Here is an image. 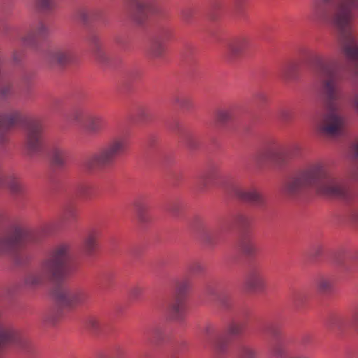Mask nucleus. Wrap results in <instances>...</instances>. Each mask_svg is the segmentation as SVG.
<instances>
[{
    "mask_svg": "<svg viewBox=\"0 0 358 358\" xmlns=\"http://www.w3.org/2000/svg\"><path fill=\"white\" fill-rule=\"evenodd\" d=\"M312 17L337 29L342 52L357 66L355 74L358 76V0H315Z\"/></svg>",
    "mask_w": 358,
    "mask_h": 358,
    "instance_id": "obj_1",
    "label": "nucleus"
},
{
    "mask_svg": "<svg viewBox=\"0 0 358 358\" xmlns=\"http://www.w3.org/2000/svg\"><path fill=\"white\" fill-rule=\"evenodd\" d=\"M310 62L322 78L321 86L326 101L327 113L317 116V127L327 134H340L346 124V118L337 102L340 97L339 83L342 80L339 64L334 59L326 60L320 55H313Z\"/></svg>",
    "mask_w": 358,
    "mask_h": 358,
    "instance_id": "obj_2",
    "label": "nucleus"
},
{
    "mask_svg": "<svg viewBox=\"0 0 358 358\" xmlns=\"http://www.w3.org/2000/svg\"><path fill=\"white\" fill-rule=\"evenodd\" d=\"M310 188L323 196L345 200L350 198L345 180L332 174L322 162L309 164L289 176L282 189L285 194L295 196Z\"/></svg>",
    "mask_w": 358,
    "mask_h": 358,
    "instance_id": "obj_3",
    "label": "nucleus"
},
{
    "mask_svg": "<svg viewBox=\"0 0 358 358\" xmlns=\"http://www.w3.org/2000/svg\"><path fill=\"white\" fill-rule=\"evenodd\" d=\"M70 258V248L68 245L60 244L54 247L41 262L39 269L27 276L26 284L36 287L47 280H59L64 276Z\"/></svg>",
    "mask_w": 358,
    "mask_h": 358,
    "instance_id": "obj_4",
    "label": "nucleus"
},
{
    "mask_svg": "<svg viewBox=\"0 0 358 358\" xmlns=\"http://www.w3.org/2000/svg\"><path fill=\"white\" fill-rule=\"evenodd\" d=\"M127 150V141L124 136L112 138L107 143L101 147L83 163L84 168L88 171L97 168H106L113 165L115 160L124 155Z\"/></svg>",
    "mask_w": 358,
    "mask_h": 358,
    "instance_id": "obj_5",
    "label": "nucleus"
},
{
    "mask_svg": "<svg viewBox=\"0 0 358 358\" xmlns=\"http://www.w3.org/2000/svg\"><path fill=\"white\" fill-rule=\"evenodd\" d=\"M40 241L38 234L28 231L19 224H11L7 231L0 236V255H16L21 248Z\"/></svg>",
    "mask_w": 358,
    "mask_h": 358,
    "instance_id": "obj_6",
    "label": "nucleus"
},
{
    "mask_svg": "<svg viewBox=\"0 0 358 358\" xmlns=\"http://www.w3.org/2000/svg\"><path fill=\"white\" fill-rule=\"evenodd\" d=\"M52 294L57 308L58 317L76 306L86 303L90 299V293L86 289H71L65 285L55 287Z\"/></svg>",
    "mask_w": 358,
    "mask_h": 358,
    "instance_id": "obj_7",
    "label": "nucleus"
},
{
    "mask_svg": "<svg viewBox=\"0 0 358 358\" xmlns=\"http://www.w3.org/2000/svg\"><path fill=\"white\" fill-rule=\"evenodd\" d=\"M300 150L301 148L297 144H293L286 150L277 145H272L260 152L256 156V161L259 164L267 161L271 162L279 166H282L296 157Z\"/></svg>",
    "mask_w": 358,
    "mask_h": 358,
    "instance_id": "obj_8",
    "label": "nucleus"
},
{
    "mask_svg": "<svg viewBox=\"0 0 358 358\" xmlns=\"http://www.w3.org/2000/svg\"><path fill=\"white\" fill-rule=\"evenodd\" d=\"M43 126L38 120L31 121L27 127L25 147L31 155L39 154L43 149Z\"/></svg>",
    "mask_w": 358,
    "mask_h": 358,
    "instance_id": "obj_9",
    "label": "nucleus"
},
{
    "mask_svg": "<svg viewBox=\"0 0 358 358\" xmlns=\"http://www.w3.org/2000/svg\"><path fill=\"white\" fill-rule=\"evenodd\" d=\"M245 285L252 292H261L266 287V279L262 266L258 263L249 265L245 276Z\"/></svg>",
    "mask_w": 358,
    "mask_h": 358,
    "instance_id": "obj_10",
    "label": "nucleus"
},
{
    "mask_svg": "<svg viewBox=\"0 0 358 358\" xmlns=\"http://www.w3.org/2000/svg\"><path fill=\"white\" fill-rule=\"evenodd\" d=\"M74 119L90 134H96L103 130L104 120L99 115L78 111L74 115Z\"/></svg>",
    "mask_w": 358,
    "mask_h": 358,
    "instance_id": "obj_11",
    "label": "nucleus"
},
{
    "mask_svg": "<svg viewBox=\"0 0 358 358\" xmlns=\"http://www.w3.org/2000/svg\"><path fill=\"white\" fill-rule=\"evenodd\" d=\"M24 120L20 111L12 110L7 113H0V144L7 141L8 131L15 125Z\"/></svg>",
    "mask_w": 358,
    "mask_h": 358,
    "instance_id": "obj_12",
    "label": "nucleus"
},
{
    "mask_svg": "<svg viewBox=\"0 0 358 358\" xmlns=\"http://www.w3.org/2000/svg\"><path fill=\"white\" fill-rule=\"evenodd\" d=\"M328 326L333 329L343 330L349 326L358 327V306L352 310L350 315L339 313L330 317Z\"/></svg>",
    "mask_w": 358,
    "mask_h": 358,
    "instance_id": "obj_13",
    "label": "nucleus"
},
{
    "mask_svg": "<svg viewBox=\"0 0 358 358\" xmlns=\"http://www.w3.org/2000/svg\"><path fill=\"white\" fill-rule=\"evenodd\" d=\"M73 58V48L70 44H64L49 51L48 59L52 64L64 65Z\"/></svg>",
    "mask_w": 358,
    "mask_h": 358,
    "instance_id": "obj_14",
    "label": "nucleus"
},
{
    "mask_svg": "<svg viewBox=\"0 0 358 358\" xmlns=\"http://www.w3.org/2000/svg\"><path fill=\"white\" fill-rule=\"evenodd\" d=\"M151 3L152 0H133L131 16L136 23L142 24L146 21Z\"/></svg>",
    "mask_w": 358,
    "mask_h": 358,
    "instance_id": "obj_15",
    "label": "nucleus"
},
{
    "mask_svg": "<svg viewBox=\"0 0 358 358\" xmlns=\"http://www.w3.org/2000/svg\"><path fill=\"white\" fill-rule=\"evenodd\" d=\"M234 194L240 199L256 206H262L264 203V197L254 188L245 189L235 187L233 189Z\"/></svg>",
    "mask_w": 358,
    "mask_h": 358,
    "instance_id": "obj_16",
    "label": "nucleus"
},
{
    "mask_svg": "<svg viewBox=\"0 0 358 358\" xmlns=\"http://www.w3.org/2000/svg\"><path fill=\"white\" fill-rule=\"evenodd\" d=\"M249 45L250 40L247 37L236 38L227 44L224 52L225 57L229 60H233L241 55Z\"/></svg>",
    "mask_w": 358,
    "mask_h": 358,
    "instance_id": "obj_17",
    "label": "nucleus"
},
{
    "mask_svg": "<svg viewBox=\"0 0 358 358\" xmlns=\"http://www.w3.org/2000/svg\"><path fill=\"white\" fill-rule=\"evenodd\" d=\"M48 34V25L43 22H38L33 26L28 35L22 39V43L25 45H32L36 41L45 38Z\"/></svg>",
    "mask_w": 358,
    "mask_h": 358,
    "instance_id": "obj_18",
    "label": "nucleus"
},
{
    "mask_svg": "<svg viewBox=\"0 0 358 358\" xmlns=\"http://www.w3.org/2000/svg\"><path fill=\"white\" fill-rule=\"evenodd\" d=\"M203 334L208 339L212 340L215 348L220 352H223L227 346V341L218 337L216 327L208 324L203 327Z\"/></svg>",
    "mask_w": 358,
    "mask_h": 358,
    "instance_id": "obj_19",
    "label": "nucleus"
},
{
    "mask_svg": "<svg viewBox=\"0 0 358 358\" xmlns=\"http://www.w3.org/2000/svg\"><path fill=\"white\" fill-rule=\"evenodd\" d=\"M48 155L52 163L55 166L62 167L65 165L67 150L63 145L60 144L52 145L49 148Z\"/></svg>",
    "mask_w": 358,
    "mask_h": 358,
    "instance_id": "obj_20",
    "label": "nucleus"
},
{
    "mask_svg": "<svg viewBox=\"0 0 358 358\" xmlns=\"http://www.w3.org/2000/svg\"><path fill=\"white\" fill-rule=\"evenodd\" d=\"M170 313L173 319L177 322H182L186 315V306L183 299H175L170 306Z\"/></svg>",
    "mask_w": 358,
    "mask_h": 358,
    "instance_id": "obj_21",
    "label": "nucleus"
},
{
    "mask_svg": "<svg viewBox=\"0 0 358 358\" xmlns=\"http://www.w3.org/2000/svg\"><path fill=\"white\" fill-rule=\"evenodd\" d=\"M88 41L94 56L98 59L104 61L106 59V54L103 49L99 36L95 34H92L89 36Z\"/></svg>",
    "mask_w": 358,
    "mask_h": 358,
    "instance_id": "obj_22",
    "label": "nucleus"
},
{
    "mask_svg": "<svg viewBox=\"0 0 358 358\" xmlns=\"http://www.w3.org/2000/svg\"><path fill=\"white\" fill-rule=\"evenodd\" d=\"M99 234L96 231H92L87 234L83 241V250L88 255H92L96 249Z\"/></svg>",
    "mask_w": 358,
    "mask_h": 358,
    "instance_id": "obj_23",
    "label": "nucleus"
},
{
    "mask_svg": "<svg viewBox=\"0 0 358 358\" xmlns=\"http://www.w3.org/2000/svg\"><path fill=\"white\" fill-rule=\"evenodd\" d=\"M191 287V281L187 278L178 280L176 284L175 299H183Z\"/></svg>",
    "mask_w": 358,
    "mask_h": 358,
    "instance_id": "obj_24",
    "label": "nucleus"
},
{
    "mask_svg": "<svg viewBox=\"0 0 358 358\" xmlns=\"http://www.w3.org/2000/svg\"><path fill=\"white\" fill-rule=\"evenodd\" d=\"M165 52L164 42L160 38H156L152 42L149 52L150 55L155 58H160L164 55Z\"/></svg>",
    "mask_w": 358,
    "mask_h": 358,
    "instance_id": "obj_25",
    "label": "nucleus"
},
{
    "mask_svg": "<svg viewBox=\"0 0 358 358\" xmlns=\"http://www.w3.org/2000/svg\"><path fill=\"white\" fill-rule=\"evenodd\" d=\"M240 248L246 255L251 256L256 252L255 244L249 237L243 238L240 242Z\"/></svg>",
    "mask_w": 358,
    "mask_h": 358,
    "instance_id": "obj_26",
    "label": "nucleus"
},
{
    "mask_svg": "<svg viewBox=\"0 0 358 358\" xmlns=\"http://www.w3.org/2000/svg\"><path fill=\"white\" fill-rule=\"evenodd\" d=\"M238 358H259V351L249 345H243L238 352Z\"/></svg>",
    "mask_w": 358,
    "mask_h": 358,
    "instance_id": "obj_27",
    "label": "nucleus"
},
{
    "mask_svg": "<svg viewBox=\"0 0 358 358\" xmlns=\"http://www.w3.org/2000/svg\"><path fill=\"white\" fill-rule=\"evenodd\" d=\"M7 184L10 191L13 195L20 196L24 193V187L17 178H10L7 182Z\"/></svg>",
    "mask_w": 358,
    "mask_h": 358,
    "instance_id": "obj_28",
    "label": "nucleus"
},
{
    "mask_svg": "<svg viewBox=\"0 0 358 358\" xmlns=\"http://www.w3.org/2000/svg\"><path fill=\"white\" fill-rule=\"evenodd\" d=\"M298 69L299 66L297 64H289L282 70V75L287 80L295 79L297 76Z\"/></svg>",
    "mask_w": 358,
    "mask_h": 358,
    "instance_id": "obj_29",
    "label": "nucleus"
},
{
    "mask_svg": "<svg viewBox=\"0 0 358 358\" xmlns=\"http://www.w3.org/2000/svg\"><path fill=\"white\" fill-rule=\"evenodd\" d=\"M233 117V111L231 109H220L218 110L215 115L216 120L224 124L230 121Z\"/></svg>",
    "mask_w": 358,
    "mask_h": 358,
    "instance_id": "obj_30",
    "label": "nucleus"
},
{
    "mask_svg": "<svg viewBox=\"0 0 358 358\" xmlns=\"http://www.w3.org/2000/svg\"><path fill=\"white\" fill-rule=\"evenodd\" d=\"M333 285L331 278L326 276H322L317 280V286L318 289L322 292H327L331 290Z\"/></svg>",
    "mask_w": 358,
    "mask_h": 358,
    "instance_id": "obj_31",
    "label": "nucleus"
},
{
    "mask_svg": "<svg viewBox=\"0 0 358 358\" xmlns=\"http://www.w3.org/2000/svg\"><path fill=\"white\" fill-rule=\"evenodd\" d=\"M271 353L275 358H286L287 356L285 347L281 343L273 345L271 348Z\"/></svg>",
    "mask_w": 358,
    "mask_h": 358,
    "instance_id": "obj_32",
    "label": "nucleus"
},
{
    "mask_svg": "<svg viewBox=\"0 0 358 358\" xmlns=\"http://www.w3.org/2000/svg\"><path fill=\"white\" fill-rule=\"evenodd\" d=\"M182 208V203L179 200L171 201L166 206L167 210L173 215H178Z\"/></svg>",
    "mask_w": 358,
    "mask_h": 358,
    "instance_id": "obj_33",
    "label": "nucleus"
},
{
    "mask_svg": "<svg viewBox=\"0 0 358 358\" xmlns=\"http://www.w3.org/2000/svg\"><path fill=\"white\" fill-rule=\"evenodd\" d=\"M227 332L232 336H238L243 332V326L236 322H231L227 327Z\"/></svg>",
    "mask_w": 358,
    "mask_h": 358,
    "instance_id": "obj_34",
    "label": "nucleus"
},
{
    "mask_svg": "<svg viewBox=\"0 0 358 358\" xmlns=\"http://www.w3.org/2000/svg\"><path fill=\"white\" fill-rule=\"evenodd\" d=\"M187 270L192 274L199 275L204 271V266L198 261H194L188 264Z\"/></svg>",
    "mask_w": 358,
    "mask_h": 358,
    "instance_id": "obj_35",
    "label": "nucleus"
},
{
    "mask_svg": "<svg viewBox=\"0 0 358 358\" xmlns=\"http://www.w3.org/2000/svg\"><path fill=\"white\" fill-rule=\"evenodd\" d=\"M36 7L43 11H48L55 6L54 0H34Z\"/></svg>",
    "mask_w": 358,
    "mask_h": 358,
    "instance_id": "obj_36",
    "label": "nucleus"
},
{
    "mask_svg": "<svg viewBox=\"0 0 358 358\" xmlns=\"http://www.w3.org/2000/svg\"><path fill=\"white\" fill-rule=\"evenodd\" d=\"M87 327L93 331L99 330L103 325V321L101 318L96 316H91L87 321Z\"/></svg>",
    "mask_w": 358,
    "mask_h": 358,
    "instance_id": "obj_37",
    "label": "nucleus"
},
{
    "mask_svg": "<svg viewBox=\"0 0 358 358\" xmlns=\"http://www.w3.org/2000/svg\"><path fill=\"white\" fill-rule=\"evenodd\" d=\"M12 92V85L9 81L0 79V97H6Z\"/></svg>",
    "mask_w": 358,
    "mask_h": 358,
    "instance_id": "obj_38",
    "label": "nucleus"
},
{
    "mask_svg": "<svg viewBox=\"0 0 358 358\" xmlns=\"http://www.w3.org/2000/svg\"><path fill=\"white\" fill-rule=\"evenodd\" d=\"M220 307L224 310H230L233 306V301L231 296L227 295L220 296L218 299Z\"/></svg>",
    "mask_w": 358,
    "mask_h": 358,
    "instance_id": "obj_39",
    "label": "nucleus"
},
{
    "mask_svg": "<svg viewBox=\"0 0 358 358\" xmlns=\"http://www.w3.org/2000/svg\"><path fill=\"white\" fill-rule=\"evenodd\" d=\"M347 178L351 181L358 180V166L353 165L348 171Z\"/></svg>",
    "mask_w": 358,
    "mask_h": 358,
    "instance_id": "obj_40",
    "label": "nucleus"
},
{
    "mask_svg": "<svg viewBox=\"0 0 358 358\" xmlns=\"http://www.w3.org/2000/svg\"><path fill=\"white\" fill-rule=\"evenodd\" d=\"M146 210H147L145 206H140V205L137 206L138 217L139 220L143 223H145V222H148V217L146 214Z\"/></svg>",
    "mask_w": 358,
    "mask_h": 358,
    "instance_id": "obj_41",
    "label": "nucleus"
},
{
    "mask_svg": "<svg viewBox=\"0 0 358 358\" xmlns=\"http://www.w3.org/2000/svg\"><path fill=\"white\" fill-rule=\"evenodd\" d=\"M136 115L140 119L145 120L149 117V110L145 107H139Z\"/></svg>",
    "mask_w": 358,
    "mask_h": 358,
    "instance_id": "obj_42",
    "label": "nucleus"
},
{
    "mask_svg": "<svg viewBox=\"0 0 358 358\" xmlns=\"http://www.w3.org/2000/svg\"><path fill=\"white\" fill-rule=\"evenodd\" d=\"M236 222L241 227H246L249 223V220L245 215L239 214L236 217Z\"/></svg>",
    "mask_w": 358,
    "mask_h": 358,
    "instance_id": "obj_43",
    "label": "nucleus"
},
{
    "mask_svg": "<svg viewBox=\"0 0 358 358\" xmlns=\"http://www.w3.org/2000/svg\"><path fill=\"white\" fill-rule=\"evenodd\" d=\"M143 293V288L141 286L136 285L131 290V294L134 298H138Z\"/></svg>",
    "mask_w": 358,
    "mask_h": 358,
    "instance_id": "obj_44",
    "label": "nucleus"
},
{
    "mask_svg": "<svg viewBox=\"0 0 358 358\" xmlns=\"http://www.w3.org/2000/svg\"><path fill=\"white\" fill-rule=\"evenodd\" d=\"M80 16L84 22H87L91 19L92 13L90 11L85 10L80 13Z\"/></svg>",
    "mask_w": 358,
    "mask_h": 358,
    "instance_id": "obj_45",
    "label": "nucleus"
},
{
    "mask_svg": "<svg viewBox=\"0 0 358 358\" xmlns=\"http://www.w3.org/2000/svg\"><path fill=\"white\" fill-rule=\"evenodd\" d=\"M176 102L182 108H186L188 105V100L185 97L177 98Z\"/></svg>",
    "mask_w": 358,
    "mask_h": 358,
    "instance_id": "obj_46",
    "label": "nucleus"
},
{
    "mask_svg": "<svg viewBox=\"0 0 358 358\" xmlns=\"http://www.w3.org/2000/svg\"><path fill=\"white\" fill-rule=\"evenodd\" d=\"M162 331V330L160 327H155L152 330L153 336L155 338L156 340L160 341L162 338L161 336Z\"/></svg>",
    "mask_w": 358,
    "mask_h": 358,
    "instance_id": "obj_47",
    "label": "nucleus"
},
{
    "mask_svg": "<svg viewBox=\"0 0 358 358\" xmlns=\"http://www.w3.org/2000/svg\"><path fill=\"white\" fill-rule=\"evenodd\" d=\"M269 333L273 338H277L280 334V331L277 327L272 326L269 329Z\"/></svg>",
    "mask_w": 358,
    "mask_h": 358,
    "instance_id": "obj_48",
    "label": "nucleus"
},
{
    "mask_svg": "<svg viewBox=\"0 0 358 358\" xmlns=\"http://www.w3.org/2000/svg\"><path fill=\"white\" fill-rule=\"evenodd\" d=\"M351 153L355 159L358 161V142L352 146Z\"/></svg>",
    "mask_w": 358,
    "mask_h": 358,
    "instance_id": "obj_49",
    "label": "nucleus"
},
{
    "mask_svg": "<svg viewBox=\"0 0 358 358\" xmlns=\"http://www.w3.org/2000/svg\"><path fill=\"white\" fill-rule=\"evenodd\" d=\"M352 104L355 110L358 113V92L354 94L352 98Z\"/></svg>",
    "mask_w": 358,
    "mask_h": 358,
    "instance_id": "obj_50",
    "label": "nucleus"
},
{
    "mask_svg": "<svg viewBox=\"0 0 358 358\" xmlns=\"http://www.w3.org/2000/svg\"><path fill=\"white\" fill-rule=\"evenodd\" d=\"M350 218L355 222H358V210H352L350 213Z\"/></svg>",
    "mask_w": 358,
    "mask_h": 358,
    "instance_id": "obj_51",
    "label": "nucleus"
},
{
    "mask_svg": "<svg viewBox=\"0 0 358 358\" xmlns=\"http://www.w3.org/2000/svg\"><path fill=\"white\" fill-rule=\"evenodd\" d=\"M280 115L282 118H283L285 120H288L289 119V112L286 110H283L280 112Z\"/></svg>",
    "mask_w": 358,
    "mask_h": 358,
    "instance_id": "obj_52",
    "label": "nucleus"
},
{
    "mask_svg": "<svg viewBox=\"0 0 358 358\" xmlns=\"http://www.w3.org/2000/svg\"><path fill=\"white\" fill-rule=\"evenodd\" d=\"M322 248L321 246H317L315 249H314V251L313 252V255L315 256V257H317L318 255H320L322 252Z\"/></svg>",
    "mask_w": 358,
    "mask_h": 358,
    "instance_id": "obj_53",
    "label": "nucleus"
},
{
    "mask_svg": "<svg viewBox=\"0 0 358 358\" xmlns=\"http://www.w3.org/2000/svg\"><path fill=\"white\" fill-rule=\"evenodd\" d=\"M257 98L262 102L266 101V96L263 93H259L258 94H257Z\"/></svg>",
    "mask_w": 358,
    "mask_h": 358,
    "instance_id": "obj_54",
    "label": "nucleus"
},
{
    "mask_svg": "<svg viewBox=\"0 0 358 358\" xmlns=\"http://www.w3.org/2000/svg\"><path fill=\"white\" fill-rule=\"evenodd\" d=\"M189 13V11L185 10V11H183L182 13L183 19L186 21H189V20L190 18V14Z\"/></svg>",
    "mask_w": 358,
    "mask_h": 358,
    "instance_id": "obj_55",
    "label": "nucleus"
},
{
    "mask_svg": "<svg viewBox=\"0 0 358 358\" xmlns=\"http://www.w3.org/2000/svg\"><path fill=\"white\" fill-rule=\"evenodd\" d=\"M299 298H300L299 295H296V296H294V297L293 299V303H294V306L296 307H299L300 306L299 302Z\"/></svg>",
    "mask_w": 358,
    "mask_h": 358,
    "instance_id": "obj_56",
    "label": "nucleus"
},
{
    "mask_svg": "<svg viewBox=\"0 0 358 358\" xmlns=\"http://www.w3.org/2000/svg\"><path fill=\"white\" fill-rule=\"evenodd\" d=\"M6 217L0 209V224L3 223L5 221Z\"/></svg>",
    "mask_w": 358,
    "mask_h": 358,
    "instance_id": "obj_57",
    "label": "nucleus"
},
{
    "mask_svg": "<svg viewBox=\"0 0 358 358\" xmlns=\"http://www.w3.org/2000/svg\"><path fill=\"white\" fill-rule=\"evenodd\" d=\"M13 59H14L15 61H16V62H17V61H18V60L20 59V57L17 55V53H16V52H14V53H13Z\"/></svg>",
    "mask_w": 358,
    "mask_h": 358,
    "instance_id": "obj_58",
    "label": "nucleus"
},
{
    "mask_svg": "<svg viewBox=\"0 0 358 358\" xmlns=\"http://www.w3.org/2000/svg\"><path fill=\"white\" fill-rule=\"evenodd\" d=\"M4 181H3V179L1 176V175L0 174V185H3Z\"/></svg>",
    "mask_w": 358,
    "mask_h": 358,
    "instance_id": "obj_59",
    "label": "nucleus"
},
{
    "mask_svg": "<svg viewBox=\"0 0 358 358\" xmlns=\"http://www.w3.org/2000/svg\"><path fill=\"white\" fill-rule=\"evenodd\" d=\"M355 261L358 264V252L355 256Z\"/></svg>",
    "mask_w": 358,
    "mask_h": 358,
    "instance_id": "obj_60",
    "label": "nucleus"
}]
</instances>
